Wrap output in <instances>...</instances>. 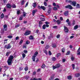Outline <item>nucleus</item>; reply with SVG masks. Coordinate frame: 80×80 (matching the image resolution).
<instances>
[{
    "label": "nucleus",
    "mask_w": 80,
    "mask_h": 80,
    "mask_svg": "<svg viewBox=\"0 0 80 80\" xmlns=\"http://www.w3.org/2000/svg\"><path fill=\"white\" fill-rule=\"evenodd\" d=\"M76 8H80V4H77L76 5Z\"/></svg>",
    "instance_id": "a878e982"
},
{
    "label": "nucleus",
    "mask_w": 80,
    "mask_h": 80,
    "mask_svg": "<svg viewBox=\"0 0 80 80\" xmlns=\"http://www.w3.org/2000/svg\"><path fill=\"white\" fill-rule=\"evenodd\" d=\"M29 39H30V40H33V36L32 35H31L29 37Z\"/></svg>",
    "instance_id": "aec40b11"
},
{
    "label": "nucleus",
    "mask_w": 80,
    "mask_h": 80,
    "mask_svg": "<svg viewBox=\"0 0 80 80\" xmlns=\"http://www.w3.org/2000/svg\"><path fill=\"white\" fill-rule=\"evenodd\" d=\"M64 15L65 16H68V11H66L64 12Z\"/></svg>",
    "instance_id": "9d476101"
},
{
    "label": "nucleus",
    "mask_w": 80,
    "mask_h": 80,
    "mask_svg": "<svg viewBox=\"0 0 80 80\" xmlns=\"http://www.w3.org/2000/svg\"><path fill=\"white\" fill-rule=\"evenodd\" d=\"M60 37V34H58L57 35V38H59Z\"/></svg>",
    "instance_id": "e2e57ef3"
},
{
    "label": "nucleus",
    "mask_w": 80,
    "mask_h": 80,
    "mask_svg": "<svg viewBox=\"0 0 80 80\" xmlns=\"http://www.w3.org/2000/svg\"><path fill=\"white\" fill-rule=\"evenodd\" d=\"M8 38H10L11 39V38H12V36L11 35H9L7 36Z\"/></svg>",
    "instance_id": "ea45409f"
},
{
    "label": "nucleus",
    "mask_w": 80,
    "mask_h": 80,
    "mask_svg": "<svg viewBox=\"0 0 80 80\" xmlns=\"http://www.w3.org/2000/svg\"><path fill=\"white\" fill-rule=\"evenodd\" d=\"M48 54L49 55H52V52H51V51L50 50L49 51Z\"/></svg>",
    "instance_id": "5fc2aeb1"
},
{
    "label": "nucleus",
    "mask_w": 80,
    "mask_h": 80,
    "mask_svg": "<svg viewBox=\"0 0 80 80\" xmlns=\"http://www.w3.org/2000/svg\"><path fill=\"white\" fill-rule=\"evenodd\" d=\"M41 68H45V64L44 63L42 65Z\"/></svg>",
    "instance_id": "c756f323"
},
{
    "label": "nucleus",
    "mask_w": 80,
    "mask_h": 80,
    "mask_svg": "<svg viewBox=\"0 0 80 80\" xmlns=\"http://www.w3.org/2000/svg\"><path fill=\"white\" fill-rule=\"evenodd\" d=\"M78 28V25H76L74 27V30H77Z\"/></svg>",
    "instance_id": "5701e85b"
},
{
    "label": "nucleus",
    "mask_w": 80,
    "mask_h": 80,
    "mask_svg": "<svg viewBox=\"0 0 80 80\" xmlns=\"http://www.w3.org/2000/svg\"><path fill=\"white\" fill-rule=\"evenodd\" d=\"M23 52L24 53L26 54L28 53V51L27 50H24L23 51Z\"/></svg>",
    "instance_id": "6e6d98bb"
},
{
    "label": "nucleus",
    "mask_w": 80,
    "mask_h": 80,
    "mask_svg": "<svg viewBox=\"0 0 80 80\" xmlns=\"http://www.w3.org/2000/svg\"><path fill=\"white\" fill-rule=\"evenodd\" d=\"M37 12V9H35L32 12V13L33 14H35Z\"/></svg>",
    "instance_id": "a211bd4d"
},
{
    "label": "nucleus",
    "mask_w": 80,
    "mask_h": 80,
    "mask_svg": "<svg viewBox=\"0 0 80 80\" xmlns=\"http://www.w3.org/2000/svg\"><path fill=\"white\" fill-rule=\"evenodd\" d=\"M55 66H56L57 68H60V66H61V65H60V64H57L55 65Z\"/></svg>",
    "instance_id": "2eb2a0df"
},
{
    "label": "nucleus",
    "mask_w": 80,
    "mask_h": 80,
    "mask_svg": "<svg viewBox=\"0 0 80 80\" xmlns=\"http://www.w3.org/2000/svg\"><path fill=\"white\" fill-rule=\"evenodd\" d=\"M56 22H57V23L58 25H60V24L61 23V21L59 20H57V21H56Z\"/></svg>",
    "instance_id": "412c9836"
},
{
    "label": "nucleus",
    "mask_w": 80,
    "mask_h": 80,
    "mask_svg": "<svg viewBox=\"0 0 80 80\" xmlns=\"http://www.w3.org/2000/svg\"><path fill=\"white\" fill-rule=\"evenodd\" d=\"M26 45H28V44H29V42H28V41H26Z\"/></svg>",
    "instance_id": "774afa93"
},
{
    "label": "nucleus",
    "mask_w": 80,
    "mask_h": 80,
    "mask_svg": "<svg viewBox=\"0 0 80 80\" xmlns=\"http://www.w3.org/2000/svg\"><path fill=\"white\" fill-rule=\"evenodd\" d=\"M37 74V73L36 72L34 71L32 73V76H33L34 75H35Z\"/></svg>",
    "instance_id": "09e8293b"
},
{
    "label": "nucleus",
    "mask_w": 80,
    "mask_h": 80,
    "mask_svg": "<svg viewBox=\"0 0 80 80\" xmlns=\"http://www.w3.org/2000/svg\"><path fill=\"white\" fill-rule=\"evenodd\" d=\"M62 53H64V52H65V49L64 48H62Z\"/></svg>",
    "instance_id": "680f3d73"
},
{
    "label": "nucleus",
    "mask_w": 80,
    "mask_h": 80,
    "mask_svg": "<svg viewBox=\"0 0 80 80\" xmlns=\"http://www.w3.org/2000/svg\"><path fill=\"white\" fill-rule=\"evenodd\" d=\"M44 5H45V6H47V3L46 2H44Z\"/></svg>",
    "instance_id": "4d7b16f0"
},
{
    "label": "nucleus",
    "mask_w": 80,
    "mask_h": 80,
    "mask_svg": "<svg viewBox=\"0 0 80 80\" xmlns=\"http://www.w3.org/2000/svg\"><path fill=\"white\" fill-rule=\"evenodd\" d=\"M42 24H43V22H42L41 21H40L39 22V27L41 28L42 25Z\"/></svg>",
    "instance_id": "1a4fd4ad"
},
{
    "label": "nucleus",
    "mask_w": 80,
    "mask_h": 80,
    "mask_svg": "<svg viewBox=\"0 0 80 80\" xmlns=\"http://www.w3.org/2000/svg\"><path fill=\"white\" fill-rule=\"evenodd\" d=\"M4 17V14L2 13L0 16L1 18H3Z\"/></svg>",
    "instance_id": "473e14b6"
},
{
    "label": "nucleus",
    "mask_w": 80,
    "mask_h": 80,
    "mask_svg": "<svg viewBox=\"0 0 80 80\" xmlns=\"http://www.w3.org/2000/svg\"><path fill=\"white\" fill-rule=\"evenodd\" d=\"M5 48H7V49H10L12 48V46L10 45V43H9L8 45H6L4 47Z\"/></svg>",
    "instance_id": "7ed1b4c3"
},
{
    "label": "nucleus",
    "mask_w": 80,
    "mask_h": 80,
    "mask_svg": "<svg viewBox=\"0 0 80 80\" xmlns=\"http://www.w3.org/2000/svg\"><path fill=\"white\" fill-rule=\"evenodd\" d=\"M75 20H73V21H72V24L73 25H75Z\"/></svg>",
    "instance_id": "0e129e2a"
},
{
    "label": "nucleus",
    "mask_w": 80,
    "mask_h": 80,
    "mask_svg": "<svg viewBox=\"0 0 80 80\" xmlns=\"http://www.w3.org/2000/svg\"><path fill=\"white\" fill-rule=\"evenodd\" d=\"M72 3L74 7H75L76 6V4H77V2L75 1H73L72 2Z\"/></svg>",
    "instance_id": "dca6fc26"
},
{
    "label": "nucleus",
    "mask_w": 80,
    "mask_h": 80,
    "mask_svg": "<svg viewBox=\"0 0 80 80\" xmlns=\"http://www.w3.org/2000/svg\"><path fill=\"white\" fill-rule=\"evenodd\" d=\"M25 3V1L23 0L21 1V5H23Z\"/></svg>",
    "instance_id": "79ce46f5"
},
{
    "label": "nucleus",
    "mask_w": 80,
    "mask_h": 80,
    "mask_svg": "<svg viewBox=\"0 0 80 80\" xmlns=\"http://www.w3.org/2000/svg\"><path fill=\"white\" fill-rule=\"evenodd\" d=\"M43 52H44V53H46V55H48V52H47V50H44Z\"/></svg>",
    "instance_id": "a19ab883"
},
{
    "label": "nucleus",
    "mask_w": 80,
    "mask_h": 80,
    "mask_svg": "<svg viewBox=\"0 0 80 80\" xmlns=\"http://www.w3.org/2000/svg\"><path fill=\"white\" fill-rule=\"evenodd\" d=\"M11 53V52H7L6 53V56H8V55H9V54H10Z\"/></svg>",
    "instance_id": "b1692460"
},
{
    "label": "nucleus",
    "mask_w": 80,
    "mask_h": 80,
    "mask_svg": "<svg viewBox=\"0 0 80 80\" xmlns=\"http://www.w3.org/2000/svg\"><path fill=\"white\" fill-rule=\"evenodd\" d=\"M53 37L52 35H51L50 36L48 37V38L49 40H50V39L51 38H53Z\"/></svg>",
    "instance_id": "72a5a7b5"
},
{
    "label": "nucleus",
    "mask_w": 80,
    "mask_h": 80,
    "mask_svg": "<svg viewBox=\"0 0 80 80\" xmlns=\"http://www.w3.org/2000/svg\"><path fill=\"white\" fill-rule=\"evenodd\" d=\"M49 25H46L45 24H44L42 26V29L43 30L45 29V28H46V27L48 28L49 27Z\"/></svg>",
    "instance_id": "6e6552de"
},
{
    "label": "nucleus",
    "mask_w": 80,
    "mask_h": 80,
    "mask_svg": "<svg viewBox=\"0 0 80 80\" xmlns=\"http://www.w3.org/2000/svg\"><path fill=\"white\" fill-rule=\"evenodd\" d=\"M53 10H54L55 11H56L57 10H58V9H57V7H54L53 8Z\"/></svg>",
    "instance_id": "c03bdc74"
},
{
    "label": "nucleus",
    "mask_w": 80,
    "mask_h": 80,
    "mask_svg": "<svg viewBox=\"0 0 80 80\" xmlns=\"http://www.w3.org/2000/svg\"><path fill=\"white\" fill-rule=\"evenodd\" d=\"M23 15H21L19 19V20L20 21L22 20V19H23Z\"/></svg>",
    "instance_id": "bb28decb"
},
{
    "label": "nucleus",
    "mask_w": 80,
    "mask_h": 80,
    "mask_svg": "<svg viewBox=\"0 0 80 80\" xmlns=\"http://www.w3.org/2000/svg\"><path fill=\"white\" fill-rule=\"evenodd\" d=\"M75 77H80V73H78L76 74Z\"/></svg>",
    "instance_id": "4be33fe9"
},
{
    "label": "nucleus",
    "mask_w": 80,
    "mask_h": 80,
    "mask_svg": "<svg viewBox=\"0 0 80 80\" xmlns=\"http://www.w3.org/2000/svg\"><path fill=\"white\" fill-rule=\"evenodd\" d=\"M52 28H55L56 29H57L58 28L57 26H53Z\"/></svg>",
    "instance_id": "3c124183"
},
{
    "label": "nucleus",
    "mask_w": 80,
    "mask_h": 80,
    "mask_svg": "<svg viewBox=\"0 0 80 80\" xmlns=\"http://www.w3.org/2000/svg\"><path fill=\"white\" fill-rule=\"evenodd\" d=\"M53 70H54V69H56V68H57V66H52Z\"/></svg>",
    "instance_id": "864d4df0"
},
{
    "label": "nucleus",
    "mask_w": 80,
    "mask_h": 80,
    "mask_svg": "<svg viewBox=\"0 0 80 80\" xmlns=\"http://www.w3.org/2000/svg\"><path fill=\"white\" fill-rule=\"evenodd\" d=\"M62 62H65L66 61V59H62Z\"/></svg>",
    "instance_id": "338daca9"
},
{
    "label": "nucleus",
    "mask_w": 80,
    "mask_h": 80,
    "mask_svg": "<svg viewBox=\"0 0 80 80\" xmlns=\"http://www.w3.org/2000/svg\"><path fill=\"white\" fill-rule=\"evenodd\" d=\"M32 6L34 7V8H35L37 7V2H34L32 4Z\"/></svg>",
    "instance_id": "4468645a"
},
{
    "label": "nucleus",
    "mask_w": 80,
    "mask_h": 80,
    "mask_svg": "<svg viewBox=\"0 0 80 80\" xmlns=\"http://www.w3.org/2000/svg\"><path fill=\"white\" fill-rule=\"evenodd\" d=\"M70 51H68L67 53L66 54V55H70Z\"/></svg>",
    "instance_id": "49530a36"
},
{
    "label": "nucleus",
    "mask_w": 80,
    "mask_h": 80,
    "mask_svg": "<svg viewBox=\"0 0 80 80\" xmlns=\"http://www.w3.org/2000/svg\"><path fill=\"white\" fill-rule=\"evenodd\" d=\"M7 1L8 0H3V2L4 3H7Z\"/></svg>",
    "instance_id": "58836bf2"
},
{
    "label": "nucleus",
    "mask_w": 80,
    "mask_h": 80,
    "mask_svg": "<svg viewBox=\"0 0 80 80\" xmlns=\"http://www.w3.org/2000/svg\"><path fill=\"white\" fill-rule=\"evenodd\" d=\"M20 13V10L17 11V15H19Z\"/></svg>",
    "instance_id": "4c0bfd02"
},
{
    "label": "nucleus",
    "mask_w": 80,
    "mask_h": 80,
    "mask_svg": "<svg viewBox=\"0 0 80 80\" xmlns=\"http://www.w3.org/2000/svg\"><path fill=\"white\" fill-rule=\"evenodd\" d=\"M66 2H68V3H71L72 2V1L69 0L68 1V0H65Z\"/></svg>",
    "instance_id": "de8ad7c7"
},
{
    "label": "nucleus",
    "mask_w": 80,
    "mask_h": 80,
    "mask_svg": "<svg viewBox=\"0 0 80 80\" xmlns=\"http://www.w3.org/2000/svg\"><path fill=\"white\" fill-rule=\"evenodd\" d=\"M71 59L72 61H73V60H74L75 59V58H74V57H72L71 58Z\"/></svg>",
    "instance_id": "a18cd8bd"
},
{
    "label": "nucleus",
    "mask_w": 80,
    "mask_h": 80,
    "mask_svg": "<svg viewBox=\"0 0 80 80\" xmlns=\"http://www.w3.org/2000/svg\"><path fill=\"white\" fill-rule=\"evenodd\" d=\"M38 8L39 10H40L41 9H42L43 10H46V8L42 6H41V7L40 6H38Z\"/></svg>",
    "instance_id": "39448f33"
},
{
    "label": "nucleus",
    "mask_w": 80,
    "mask_h": 80,
    "mask_svg": "<svg viewBox=\"0 0 80 80\" xmlns=\"http://www.w3.org/2000/svg\"><path fill=\"white\" fill-rule=\"evenodd\" d=\"M50 46H49V45H47L45 47V48L46 49H48V48H50Z\"/></svg>",
    "instance_id": "37998d69"
},
{
    "label": "nucleus",
    "mask_w": 80,
    "mask_h": 80,
    "mask_svg": "<svg viewBox=\"0 0 80 80\" xmlns=\"http://www.w3.org/2000/svg\"><path fill=\"white\" fill-rule=\"evenodd\" d=\"M54 76H51V80H53V78H54L53 77Z\"/></svg>",
    "instance_id": "69168bd1"
},
{
    "label": "nucleus",
    "mask_w": 80,
    "mask_h": 80,
    "mask_svg": "<svg viewBox=\"0 0 80 80\" xmlns=\"http://www.w3.org/2000/svg\"><path fill=\"white\" fill-rule=\"evenodd\" d=\"M52 61H55L57 59H56V58L55 57H53L52 58Z\"/></svg>",
    "instance_id": "393cba45"
},
{
    "label": "nucleus",
    "mask_w": 80,
    "mask_h": 80,
    "mask_svg": "<svg viewBox=\"0 0 80 80\" xmlns=\"http://www.w3.org/2000/svg\"><path fill=\"white\" fill-rule=\"evenodd\" d=\"M22 55L23 58H25L26 57V55L24 53H22Z\"/></svg>",
    "instance_id": "e433bc0d"
},
{
    "label": "nucleus",
    "mask_w": 80,
    "mask_h": 80,
    "mask_svg": "<svg viewBox=\"0 0 80 80\" xmlns=\"http://www.w3.org/2000/svg\"><path fill=\"white\" fill-rule=\"evenodd\" d=\"M18 39H19V37H18V36H17L16 37V39H15L16 40H18Z\"/></svg>",
    "instance_id": "13d9d810"
},
{
    "label": "nucleus",
    "mask_w": 80,
    "mask_h": 80,
    "mask_svg": "<svg viewBox=\"0 0 80 80\" xmlns=\"http://www.w3.org/2000/svg\"><path fill=\"white\" fill-rule=\"evenodd\" d=\"M72 67L73 69L74 70L75 69V64H72Z\"/></svg>",
    "instance_id": "603ef678"
},
{
    "label": "nucleus",
    "mask_w": 80,
    "mask_h": 80,
    "mask_svg": "<svg viewBox=\"0 0 80 80\" xmlns=\"http://www.w3.org/2000/svg\"><path fill=\"white\" fill-rule=\"evenodd\" d=\"M45 23L46 24V25H48V24H49V22L48 21L46 22H45Z\"/></svg>",
    "instance_id": "8fccbe9b"
},
{
    "label": "nucleus",
    "mask_w": 80,
    "mask_h": 80,
    "mask_svg": "<svg viewBox=\"0 0 80 80\" xmlns=\"http://www.w3.org/2000/svg\"><path fill=\"white\" fill-rule=\"evenodd\" d=\"M38 54V52L36 51L34 54V55L32 56V60L33 62H35V57H36V56Z\"/></svg>",
    "instance_id": "f03ea898"
},
{
    "label": "nucleus",
    "mask_w": 80,
    "mask_h": 80,
    "mask_svg": "<svg viewBox=\"0 0 80 80\" xmlns=\"http://www.w3.org/2000/svg\"><path fill=\"white\" fill-rule=\"evenodd\" d=\"M60 55H61V54H60V53H58L57 54L56 57L57 58H58V57H59V56H60Z\"/></svg>",
    "instance_id": "cd10ccee"
},
{
    "label": "nucleus",
    "mask_w": 80,
    "mask_h": 80,
    "mask_svg": "<svg viewBox=\"0 0 80 80\" xmlns=\"http://www.w3.org/2000/svg\"><path fill=\"white\" fill-rule=\"evenodd\" d=\"M52 47L53 48H57V44H56L54 43L52 44Z\"/></svg>",
    "instance_id": "ddd939ff"
},
{
    "label": "nucleus",
    "mask_w": 80,
    "mask_h": 80,
    "mask_svg": "<svg viewBox=\"0 0 80 80\" xmlns=\"http://www.w3.org/2000/svg\"><path fill=\"white\" fill-rule=\"evenodd\" d=\"M23 40H22L19 42V44H22L23 43Z\"/></svg>",
    "instance_id": "052dcab7"
},
{
    "label": "nucleus",
    "mask_w": 80,
    "mask_h": 80,
    "mask_svg": "<svg viewBox=\"0 0 80 80\" xmlns=\"http://www.w3.org/2000/svg\"><path fill=\"white\" fill-rule=\"evenodd\" d=\"M20 26V25L19 24H17L15 25V27H16V28H17L18 27H19Z\"/></svg>",
    "instance_id": "bf43d9fd"
},
{
    "label": "nucleus",
    "mask_w": 80,
    "mask_h": 80,
    "mask_svg": "<svg viewBox=\"0 0 80 80\" xmlns=\"http://www.w3.org/2000/svg\"><path fill=\"white\" fill-rule=\"evenodd\" d=\"M3 27L4 29H5L4 30L5 31H7V24H4L3 26Z\"/></svg>",
    "instance_id": "9b49d317"
},
{
    "label": "nucleus",
    "mask_w": 80,
    "mask_h": 80,
    "mask_svg": "<svg viewBox=\"0 0 80 80\" xmlns=\"http://www.w3.org/2000/svg\"><path fill=\"white\" fill-rule=\"evenodd\" d=\"M11 7L13 8H15L17 7L16 6V5L15 4H13Z\"/></svg>",
    "instance_id": "c9c22d12"
},
{
    "label": "nucleus",
    "mask_w": 80,
    "mask_h": 80,
    "mask_svg": "<svg viewBox=\"0 0 80 80\" xmlns=\"http://www.w3.org/2000/svg\"><path fill=\"white\" fill-rule=\"evenodd\" d=\"M28 70V67L26 66L24 68V70L26 72H27Z\"/></svg>",
    "instance_id": "7c9ffc66"
},
{
    "label": "nucleus",
    "mask_w": 80,
    "mask_h": 80,
    "mask_svg": "<svg viewBox=\"0 0 80 80\" xmlns=\"http://www.w3.org/2000/svg\"><path fill=\"white\" fill-rule=\"evenodd\" d=\"M31 33V31L29 30H27L26 31L25 33L24 34V35L25 36H27V35H30Z\"/></svg>",
    "instance_id": "20e7f679"
},
{
    "label": "nucleus",
    "mask_w": 80,
    "mask_h": 80,
    "mask_svg": "<svg viewBox=\"0 0 80 80\" xmlns=\"http://www.w3.org/2000/svg\"><path fill=\"white\" fill-rule=\"evenodd\" d=\"M68 79V80H72V76H67Z\"/></svg>",
    "instance_id": "f3484780"
},
{
    "label": "nucleus",
    "mask_w": 80,
    "mask_h": 80,
    "mask_svg": "<svg viewBox=\"0 0 80 80\" xmlns=\"http://www.w3.org/2000/svg\"><path fill=\"white\" fill-rule=\"evenodd\" d=\"M24 78L26 80H28L29 78V76H24Z\"/></svg>",
    "instance_id": "2f4dec72"
},
{
    "label": "nucleus",
    "mask_w": 80,
    "mask_h": 80,
    "mask_svg": "<svg viewBox=\"0 0 80 80\" xmlns=\"http://www.w3.org/2000/svg\"><path fill=\"white\" fill-rule=\"evenodd\" d=\"M65 8H68V9H70V10H72L73 9V7L71 5L69 4L65 6Z\"/></svg>",
    "instance_id": "423d86ee"
},
{
    "label": "nucleus",
    "mask_w": 80,
    "mask_h": 80,
    "mask_svg": "<svg viewBox=\"0 0 80 80\" xmlns=\"http://www.w3.org/2000/svg\"><path fill=\"white\" fill-rule=\"evenodd\" d=\"M22 14L23 16V17H26V14H27V13H25V12H23L22 13Z\"/></svg>",
    "instance_id": "f704fd0d"
},
{
    "label": "nucleus",
    "mask_w": 80,
    "mask_h": 80,
    "mask_svg": "<svg viewBox=\"0 0 80 80\" xmlns=\"http://www.w3.org/2000/svg\"><path fill=\"white\" fill-rule=\"evenodd\" d=\"M64 32H65V33H68V28L66 26H64Z\"/></svg>",
    "instance_id": "0eeeda50"
},
{
    "label": "nucleus",
    "mask_w": 80,
    "mask_h": 80,
    "mask_svg": "<svg viewBox=\"0 0 80 80\" xmlns=\"http://www.w3.org/2000/svg\"><path fill=\"white\" fill-rule=\"evenodd\" d=\"M13 59V56L12 55H10L8 57V65H12V60Z\"/></svg>",
    "instance_id": "f257e3e1"
},
{
    "label": "nucleus",
    "mask_w": 80,
    "mask_h": 80,
    "mask_svg": "<svg viewBox=\"0 0 80 80\" xmlns=\"http://www.w3.org/2000/svg\"><path fill=\"white\" fill-rule=\"evenodd\" d=\"M40 19L41 20L40 21H41V22H44V21L45 20V19H44V18H40Z\"/></svg>",
    "instance_id": "c85d7f7f"
},
{
    "label": "nucleus",
    "mask_w": 80,
    "mask_h": 80,
    "mask_svg": "<svg viewBox=\"0 0 80 80\" xmlns=\"http://www.w3.org/2000/svg\"><path fill=\"white\" fill-rule=\"evenodd\" d=\"M48 14H50L51 13V8H50L48 9Z\"/></svg>",
    "instance_id": "6ab92c4d"
},
{
    "label": "nucleus",
    "mask_w": 80,
    "mask_h": 80,
    "mask_svg": "<svg viewBox=\"0 0 80 80\" xmlns=\"http://www.w3.org/2000/svg\"><path fill=\"white\" fill-rule=\"evenodd\" d=\"M7 7L8 8H11V7H12V5H10V4L8 3L6 5Z\"/></svg>",
    "instance_id": "f8f14e48"
}]
</instances>
